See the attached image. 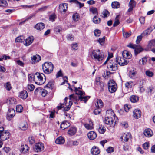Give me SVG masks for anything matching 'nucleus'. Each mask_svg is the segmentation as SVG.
Segmentation results:
<instances>
[{
    "instance_id": "1",
    "label": "nucleus",
    "mask_w": 155,
    "mask_h": 155,
    "mask_svg": "<svg viewBox=\"0 0 155 155\" xmlns=\"http://www.w3.org/2000/svg\"><path fill=\"white\" fill-rule=\"evenodd\" d=\"M91 55L92 59L96 61L101 62L104 58V54L99 49L93 50Z\"/></svg>"
},
{
    "instance_id": "2",
    "label": "nucleus",
    "mask_w": 155,
    "mask_h": 155,
    "mask_svg": "<svg viewBox=\"0 0 155 155\" xmlns=\"http://www.w3.org/2000/svg\"><path fill=\"white\" fill-rule=\"evenodd\" d=\"M44 72L47 74L51 73L53 71L54 66L51 62H45L42 65Z\"/></svg>"
},
{
    "instance_id": "3",
    "label": "nucleus",
    "mask_w": 155,
    "mask_h": 155,
    "mask_svg": "<svg viewBox=\"0 0 155 155\" xmlns=\"http://www.w3.org/2000/svg\"><path fill=\"white\" fill-rule=\"evenodd\" d=\"M44 76V74L37 72L35 74V82L38 85H41L43 84L45 81L43 79V76Z\"/></svg>"
},
{
    "instance_id": "4",
    "label": "nucleus",
    "mask_w": 155,
    "mask_h": 155,
    "mask_svg": "<svg viewBox=\"0 0 155 155\" xmlns=\"http://www.w3.org/2000/svg\"><path fill=\"white\" fill-rule=\"evenodd\" d=\"M89 98L90 97L88 96L82 97L78 96L77 97L74 94L71 95L69 96V99L72 101H73V102L76 104H78L77 101L78 100H80L81 101L83 100L85 103H86Z\"/></svg>"
},
{
    "instance_id": "5",
    "label": "nucleus",
    "mask_w": 155,
    "mask_h": 155,
    "mask_svg": "<svg viewBox=\"0 0 155 155\" xmlns=\"http://www.w3.org/2000/svg\"><path fill=\"white\" fill-rule=\"evenodd\" d=\"M117 88V86L115 81L113 80H110L108 83V88L111 93L114 92Z\"/></svg>"
},
{
    "instance_id": "6",
    "label": "nucleus",
    "mask_w": 155,
    "mask_h": 155,
    "mask_svg": "<svg viewBox=\"0 0 155 155\" xmlns=\"http://www.w3.org/2000/svg\"><path fill=\"white\" fill-rule=\"evenodd\" d=\"M118 63L116 60L114 62H113L111 61L107 64V67L109 68L110 70L113 71H115L117 70Z\"/></svg>"
},
{
    "instance_id": "7",
    "label": "nucleus",
    "mask_w": 155,
    "mask_h": 155,
    "mask_svg": "<svg viewBox=\"0 0 155 155\" xmlns=\"http://www.w3.org/2000/svg\"><path fill=\"white\" fill-rule=\"evenodd\" d=\"M104 122L105 124L107 125H110L111 127H114L115 124H113L114 120L113 119V117H110L109 116H107L105 117ZM116 122V121L114 122L115 123Z\"/></svg>"
},
{
    "instance_id": "8",
    "label": "nucleus",
    "mask_w": 155,
    "mask_h": 155,
    "mask_svg": "<svg viewBox=\"0 0 155 155\" xmlns=\"http://www.w3.org/2000/svg\"><path fill=\"white\" fill-rule=\"evenodd\" d=\"M43 144L41 143H36L34 147V150L37 152H39L44 150Z\"/></svg>"
},
{
    "instance_id": "9",
    "label": "nucleus",
    "mask_w": 155,
    "mask_h": 155,
    "mask_svg": "<svg viewBox=\"0 0 155 155\" xmlns=\"http://www.w3.org/2000/svg\"><path fill=\"white\" fill-rule=\"evenodd\" d=\"M116 60L118 64L121 66L126 65L128 63L127 61L125 60L124 58H121L120 57H117L116 58Z\"/></svg>"
},
{
    "instance_id": "10",
    "label": "nucleus",
    "mask_w": 155,
    "mask_h": 155,
    "mask_svg": "<svg viewBox=\"0 0 155 155\" xmlns=\"http://www.w3.org/2000/svg\"><path fill=\"white\" fill-rule=\"evenodd\" d=\"M4 130L3 128H0V138L3 140H5L8 138L9 137H4L6 136V135L8 136L9 135V133L7 131H2Z\"/></svg>"
},
{
    "instance_id": "11",
    "label": "nucleus",
    "mask_w": 155,
    "mask_h": 155,
    "mask_svg": "<svg viewBox=\"0 0 155 155\" xmlns=\"http://www.w3.org/2000/svg\"><path fill=\"white\" fill-rule=\"evenodd\" d=\"M133 116L135 118L138 119L141 117V112L139 109H135L133 111Z\"/></svg>"
},
{
    "instance_id": "12",
    "label": "nucleus",
    "mask_w": 155,
    "mask_h": 155,
    "mask_svg": "<svg viewBox=\"0 0 155 155\" xmlns=\"http://www.w3.org/2000/svg\"><path fill=\"white\" fill-rule=\"evenodd\" d=\"M155 46V39H152L150 41L146 48L144 50L146 51H150L152 47Z\"/></svg>"
},
{
    "instance_id": "13",
    "label": "nucleus",
    "mask_w": 155,
    "mask_h": 155,
    "mask_svg": "<svg viewBox=\"0 0 155 155\" xmlns=\"http://www.w3.org/2000/svg\"><path fill=\"white\" fill-rule=\"evenodd\" d=\"M34 40V38L32 36L28 37L25 39V45L26 46H29L33 42Z\"/></svg>"
},
{
    "instance_id": "14",
    "label": "nucleus",
    "mask_w": 155,
    "mask_h": 155,
    "mask_svg": "<svg viewBox=\"0 0 155 155\" xmlns=\"http://www.w3.org/2000/svg\"><path fill=\"white\" fill-rule=\"evenodd\" d=\"M153 30L152 27L151 26L148 28L147 29L144 31L141 34L143 37L147 36L151 33Z\"/></svg>"
},
{
    "instance_id": "15",
    "label": "nucleus",
    "mask_w": 155,
    "mask_h": 155,
    "mask_svg": "<svg viewBox=\"0 0 155 155\" xmlns=\"http://www.w3.org/2000/svg\"><path fill=\"white\" fill-rule=\"evenodd\" d=\"M100 150L98 147L96 146H94L91 150V152L93 155H97L100 153Z\"/></svg>"
},
{
    "instance_id": "16",
    "label": "nucleus",
    "mask_w": 155,
    "mask_h": 155,
    "mask_svg": "<svg viewBox=\"0 0 155 155\" xmlns=\"http://www.w3.org/2000/svg\"><path fill=\"white\" fill-rule=\"evenodd\" d=\"M131 134L129 133H127V134L123 133L122 135L121 136L120 139L122 141L124 140L125 142L128 141L129 138H130Z\"/></svg>"
},
{
    "instance_id": "17",
    "label": "nucleus",
    "mask_w": 155,
    "mask_h": 155,
    "mask_svg": "<svg viewBox=\"0 0 155 155\" xmlns=\"http://www.w3.org/2000/svg\"><path fill=\"white\" fill-rule=\"evenodd\" d=\"M68 5L66 3L61 4L59 6V11L61 12H65L68 8Z\"/></svg>"
},
{
    "instance_id": "18",
    "label": "nucleus",
    "mask_w": 155,
    "mask_h": 155,
    "mask_svg": "<svg viewBox=\"0 0 155 155\" xmlns=\"http://www.w3.org/2000/svg\"><path fill=\"white\" fill-rule=\"evenodd\" d=\"M41 59V57L39 55H34L31 57L32 63L33 64H35L38 62Z\"/></svg>"
},
{
    "instance_id": "19",
    "label": "nucleus",
    "mask_w": 155,
    "mask_h": 155,
    "mask_svg": "<svg viewBox=\"0 0 155 155\" xmlns=\"http://www.w3.org/2000/svg\"><path fill=\"white\" fill-rule=\"evenodd\" d=\"M29 149V147L27 145H22L21 146L20 150L23 153H27L28 152Z\"/></svg>"
},
{
    "instance_id": "20",
    "label": "nucleus",
    "mask_w": 155,
    "mask_h": 155,
    "mask_svg": "<svg viewBox=\"0 0 155 155\" xmlns=\"http://www.w3.org/2000/svg\"><path fill=\"white\" fill-rule=\"evenodd\" d=\"M28 94L27 91L24 90L19 93L18 97L21 99H25L28 97Z\"/></svg>"
},
{
    "instance_id": "21",
    "label": "nucleus",
    "mask_w": 155,
    "mask_h": 155,
    "mask_svg": "<svg viewBox=\"0 0 155 155\" xmlns=\"http://www.w3.org/2000/svg\"><path fill=\"white\" fill-rule=\"evenodd\" d=\"M87 136L89 139L93 140L96 137L97 134L95 132L91 131L88 133Z\"/></svg>"
},
{
    "instance_id": "22",
    "label": "nucleus",
    "mask_w": 155,
    "mask_h": 155,
    "mask_svg": "<svg viewBox=\"0 0 155 155\" xmlns=\"http://www.w3.org/2000/svg\"><path fill=\"white\" fill-rule=\"evenodd\" d=\"M137 73L135 69H131L129 72V76L131 78L134 79L136 76Z\"/></svg>"
},
{
    "instance_id": "23",
    "label": "nucleus",
    "mask_w": 155,
    "mask_h": 155,
    "mask_svg": "<svg viewBox=\"0 0 155 155\" xmlns=\"http://www.w3.org/2000/svg\"><path fill=\"white\" fill-rule=\"evenodd\" d=\"M144 134L146 137H150L153 135V133L150 129H147L145 130L144 132Z\"/></svg>"
},
{
    "instance_id": "24",
    "label": "nucleus",
    "mask_w": 155,
    "mask_h": 155,
    "mask_svg": "<svg viewBox=\"0 0 155 155\" xmlns=\"http://www.w3.org/2000/svg\"><path fill=\"white\" fill-rule=\"evenodd\" d=\"M144 49L140 46L137 45L134 49V54L135 55L142 52Z\"/></svg>"
},
{
    "instance_id": "25",
    "label": "nucleus",
    "mask_w": 155,
    "mask_h": 155,
    "mask_svg": "<svg viewBox=\"0 0 155 155\" xmlns=\"http://www.w3.org/2000/svg\"><path fill=\"white\" fill-rule=\"evenodd\" d=\"M65 142V140L64 138L61 136L58 137L55 140V142L56 143L59 144H63Z\"/></svg>"
},
{
    "instance_id": "26",
    "label": "nucleus",
    "mask_w": 155,
    "mask_h": 155,
    "mask_svg": "<svg viewBox=\"0 0 155 155\" xmlns=\"http://www.w3.org/2000/svg\"><path fill=\"white\" fill-rule=\"evenodd\" d=\"M15 115V111L13 108L9 109L7 113V115L8 117H13Z\"/></svg>"
},
{
    "instance_id": "27",
    "label": "nucleus",
    "mask_w": 155,
    "mask_h": 155,
    "mask_svg": "<svg viewBox=\"0 0 155 155\" xmlns=\"http://www.w3.org/2000/svg\"><path fill=\"white\" fill-rule=\"evenodd\" d=\"M45 25L43 23H39L37 24L35 26V28L37 30H41L44 28Z\"/></svg>"
},
{
    "instance_id": "28",
    "label": "nucleus",
    "mask_w": 155,
    "mask_h": 155,
    "mask_svg": "<svg viewBox=\"0 0 155 155\" xmlns=\"http://www.w3.org/2000/svg\"><path fill=\"white\" fill-rule=\"evenodd\" d=\"M19 128L23 130H26L28 128V124L26 122L21 123L19 125Z\"/></svg>"
},
{
    "instance_id": "29",
    "label": "nucleus",
    "mask_w": 155,
    "mask_h": 155,
    "mask_svg": "<svg viewBox=\"0 0 155 155\" xmlns=\"http://www.w3.org/2000/svg\"><path fill=\"white\" fill-rule=\"evenodd\" d=\"M106 114L110 117H113L114 119H117L116 117H115V114L114 113L113 110L111 109H109L107 110L106 111Z\"/></svg>"
},
{
    "instance_id": "30",
    "label": "nucleus",
    "mask_w": 155,
    "mask_h": 155,
    "mask_svg": "<svg viewBox=\"0 0 155 155\" xmlns=\"http://www.w3.org/2000/svg\"><path fill=\"white\" fill-rule=\"evenodd\" d=\"M70 126L69 124L67 121H63L61 124L60 127L63 129L67 128Z\"/></svg>"
},
{
    "instance_id": "31",
    "label": "nucleus",
    "mask_w": 155,
    "mask_h": 155,
    "mask_svg": "<svg viewBox=\"0 0 155 155\" xmlns=\"http://www.w3.org/2000/svg\"><path fill=\"white\" fill-rule=\"evenodd\" d=\"M7 103L10 104H15L17 101L16 99L13 97H9L7 100Z\"/></svg>"
},
{
    "instance_id": "32",
    "label": "nucleus",
    "mask_w": 155,
    "mask_h": 155,
    "mask_svg": "<svg viewBox=\"0 0 155 155\" xmlns=\"http://www.w3.org/2000/svg\"><path fill=\"white\" fill-rule=\"evenodd\" d=\"M76 128L75 127H72L68 131V133L70 136L73 135L76 133Z\"/></svg>"
},
{
    "instance_id": "33",
    "label": "nucleus",
    "mask_w": 155,
    "mask_h": 155,
    "mask_svg": "<svg viewBox=\"0 0 155 155\" xmlns=\"http://www.w3.org/2000/svg\"><path fill=\"white\" fill-rule=\"evenodd\" d=\"M122 55L124 58L126 59H130L131 57L130 53L127 51H125L123 52Z\"/></svg>"
},
{
    "instance_id": "34",
    "label": "nucleus",
    "mask_w": 155,
    "mask_h": 155,
    "mask_svg": "<svg viewBox=\"0 0 155 155\" xmlns=\"http://www.w3.org/2000/svg\"><path fill=\"white\" fill-rule=\"evenodd\" d=\"M84 126L86 129L87 130H91L92 129L93 127V124L92 122L91 121H89V124H84Z\"/></svg>"
},
{
    "instance_id": "35",
    "label": "nucleus",
    "mask_w": 155,
    "mask_h": 155,
    "mask_svg": "<svg viewBox=\"0 0 155 155\" xmlns=\"http://www.w3.org/2000/svg\"><path fill=\"white\" fill-rule=\"evenodd\" d=\"M130 101L133 103L137 102L139 100V97L137 96L132 95L130 97Z\"/></svg>"
},
{
    "instance_id": "36",
    "label": "nucleus",
    "mask_w": 155,
    "mask_h": 155,
    "mask_svg": "<svg viewBox=\"0 0 155 155\" xmlns=\"http://www.w3.org/2000/svg\"><path fill=\"white\" fill-rule=\"evenodd\" d=\"M103 106V104L101 100L99 99L97 101L96 104V107L101 108Z\"/></svg>"
},
{
    "instance_id": "37",
    "label": "nucleus",
    "mask_w": 155,
    "mask_h": 155,
    "mask_svg": "<svg viewBox=\"0 0 155 155\" xmlns=\"http://www.w3.org/2000/svg\"><path fill=\"white\" fill-rule=\"evenodd\" d=\"M72 18L73 21L76 22L78 21L80 19V16L79 14L77 13H75L72 15Z\"/></svg>"
},
{
    "instance_id": "38",
    "label": "nucleus",
    "mask_w": 155,
    "mask_h": 155,
    "mask_svg": "<svg viewBox=\"0 0 155 155\" xmlns=\"http://www.w3.org/2000/svg\"><path fill=\"white\" fill-rule=\"evenodd\" d=\"M111 6L114 8H118L120 7V4L117 2H114L112 3Z\"/></svg>"
},
{
    "instance_id": "39",
    "label": "nucleus",
    "mask_w": 155,
    "mask_h": 155,
    "mask_svg": "<svg viewBox=\"0 0 155 155\" xmlns=\"http://www.w3.org/2000/svg\"><path fill=\"white\" fill-rule=\"evenodd\" d=\"M69 100L70 101H69V105L64 107V110L65 111H68L70 109L71 106L72 104V102H73V101H72L70 99Z\"/></svg>"
},
{
    "instance_id": "40",
    "label": "nucleus",
    "mask_w": 155,
    "mask_h": 155,
    "mask_svg": "<svg viewBox=\"0 0 155 155\" xmlns=\"http://www.w3.org/2000/svg\"><path fill=\"white\" fill-rule=\"evenodd\" d=\"M69 2H70L74 3L77 4H78L79 5L80 8H81L84 6V4L81 3L77 0H69Z\"/></svg>"
},
{
    "instance_id": "41",
    "label": "nucleus",
    "mask_w": 155,
    "mask_h": 155,
    "mask_svg": "<svg viewBox=\"0 0 155 155\" xmlns=\"http://www.w3.org/2000/svg\"><path fill=\"white\" fill-rule=\"evenodd\" d=\"M24 40L23 36H20L16 38L15 39V41L17 42H22Z\"/></svg>"
},
{
    "instance_id": "42",
    "label": "nucleus",
    "mask_w": 155,
    "mask_h": 155,
    "mask_svg": "<svg viewBox=\"0 0 155 155\" xmlns=\"http://www.w3.org/2000/svg\"><path fill=\"white\" fill-rule=\"evenodd\" d=\"M7 5V3L5 0H0V7H5Z\"/></svg>"
},
{
    "instance_id": "43",
    "label": "nucleus",
    "mask_w": 155,
    "mask_h": 155,
    "mask_svg": "<svg viewBox=\"0 0 155 155\" xmlns=\"http://www.w3.org/2000/svg\"><path fill=\"white\" fill-rule=\"evenodd\" d=\"M145 74L147 76L150 77H153L154 75L153 73L149 70L145 71Z\"/></svg>"
},
{
    "instance_id": "44",
    "label": "nucleus",
    "mask_w": 155,
    "mask_h": 155,
    "mask_svg": "<svg viewBox=\"0 0 155 155\" xmlns=\"http://www.w3.org/2000/svg\"><path fill=\"white\" fill-rule=\"evenodd\" d=\"M93 21L95 24H98L101 21V19L100 18L97 17L95 16L93 18Z\"/></svg>"
},
{
    "instance_id": "45",
    "label": "nucleus",
    "mask_w": 155,
    "mask_h": 155,
    "mask_svg": "<svg viewBox=\"0 0 155 155\" xmlns=\"http://www.w3.org/2000/svg\"><path fill=\"white\" fill-rule=\"evenodd\" d=\"M105 130V127L102 126H100L98 129V132L101 134L104 133Z\"/></svg>"
},
{
    "instance_id": "46",
    "label": "nucleus",
    "mask_w": 155,
    "mask_h": 155,
    "mask_svg": "<svg viewBox=\"0 0 155 155\" xmlns=\"http://www.w3.org/2000/svg\"><path fill=\"white\" fill-rule=\"evenodd\" d=\"M4 87L7 90L10 91L12 89L11 84L9 82H7L4 84Z\"/></svg>"
},
{
    "instance_id": "47",
    "label": "nucleus",
    "mask_w": 155,
    "mask_h": 155,
    "mask_svg": "<svg viewBox=\"0 0 155 155\" xmlns=\"http://www.w3.org/2000/svg\"><path fill=\"white\" fill-rule=\"evenodd\" d=\"M16 108V111L19 113L22 112L23 110V107L21 105H17Z\"/></svg>"
},
{
    "instance_id": "48",
    "label": "nucleus",
    "mask_w": 155,
    "mask_h": 155,
    "mask_svg": "<svg viewBox=\"0 0 155 155\" xmlns=\"http://www.w3.org/2000/svg\"><path fill=\"white\" fill-rule=\"evenodd\" d=\"M75 89L76 94L80 95L79 96H82L84 94L81 91L78 90L77 88L75 87Z\"/></svg>"
},
{
    "instance_id": "49",
    "label": "nucleus",
    "mask_w": 155,
    "mask_h": 155,
    "mask_svg": "<svg viewBox=\"0 0 155 155\" xmlns=\"http://www.w3.org/2000/svg\"><path fill=\"white\" fill-rule=\"evenodd\" d=\"M28 80L31 82L33 81L35 82V74H30L28 76Z\"/></svg>"
},
{
    "instance_id": "50",
    "label": "nucleus",
    "mask_w": 155,
    "mask_h": 155,
    "mask_svg": "<svg viewBox=\"0 0 155 155\" xmlns=\"http://www.w3.org/2000/svg\"><path fill=\"white\" fill-rule=\"evenodd\" d=\"M128 6L129 7H131L133 8L135 7L136 6V2L134 0H130Z\"/></svg>"
},
{
    "instance_id": "51",
    "label": "nucleus",
    "mask_w": 155,
    "mask_h": 155,
    "mask_svg": "<svg viewBox=\"0 0 155 155\" xmlns=\"http://www.w3.org/2000/svg\"><path fill=\"white\" fill-rule=\"evenodd\" d=\"M147 61V59L146 57H144L142 58V61L139 60V63L141 65H144L146 64Z\"/></svg>"
},
{
    "instance_id": "52",
    "label": "nucleus",
    "mask_w": 155,
    "mask_h": 155,
    "mask_svg": "<svg viewBox=\"0 0 155 155\" xmlns=\"http://www.w3.org/2000/svg\"><path fill=\"white\" fill-rule=\"evenodd\" d=\"M68 98L67 97H66L64 99L65 101L63 104H61V105L59 106H57L58 109L59 110L61 109L62 108H63L64 107V105H65L66 103V101L67 100Z\"/></svg>"
},
{
    "instance_id": "53",
    "label": "nucleus",
    "mask_w": 155,
    "mask_h": 155,
    "mask_svg": "<svg viewBox=\"0 0 155 155\" xmlns=\"http://www.w3.org/2000/svg\"><path fill=\"white\" fill-rule=\"evenodd\" d=\"M27 88L29 91H31L34 90L35 86L31 84H29L27 85Z\"/></svg>"
},
{
    "instance_id": "54",
    "label": "nucleus",
    "mask_w": 155,
    "mask_h": 155,
    "mask_svg": "<svg viewBox=\"0 0 155 155\" xmlns=\"http://www.w3.org/2000/svg\"><path fill=\"white\" fill-rule=\"evenodd\" d=\"M56 18V15L55 14H54L51 15L49 16V20L52 22L54 21Z\"/></svg>"
},
{
    "instance_id": "55",
    "label": "nucleus",
    "mask_w": 155,
    "mask_h": 155,
    "mask_svg": "<svg viewBox=\"0 0 155 155\" xmlns=\"http://www.w3.org/2000/svg\"><path fill=\"white\" fill-rule=\"evenodd\" d=\"M90 11L94 14L97 15V8L92 7L90 9Z\"/></svg>"
},
{
    "instance_id": "56",
    "label": "nucleus",
    "mask_w": 155,
    "mask_h": 155,
    "mask_svg": "<svg viewBox=\"0 0 155 155\" xmlns=\"http://www.w3.org/2000/svg\"><path fill=\"white\" fill-rule=\"evenodd\" d=\"M54 83L51 81L49 82L47 84V87L49 88L52 89L54 87Z\"/></svg>"
},
{
    "instance_id": "57",
    "label": "nucleus",
    "mask_w": 155,
    "mask_h": 155,
    "mask_svg": "<svg viewBox=\"0 0 155 155\" xmlns=\"http://www.w3.org/2000/svg\"><path fill=\"white\" fill-rule=\"evenodd\" d=\"M123 34L124 37L127 38L131 35V32L130 31L129 32H125L123 31Z\"/></svg>"
},
{
    "instance_id": "58",
    "label": "nucleus",
    "mask_w": 155,
    "mask_h": 155,
    "mask_svg": "<svg viewBox=\"0 0 155 155\" xmlns=\"http://www.w3.org/2000/svg\"><path fill=\"white\" fill-rule=\"evenodd\" d=\"M131 108V106L130 105L128 104H125L124 107V110L126 112H128Z\"/></svg>"
},
{
    "instance_id": "59",
    "label": "nucleus",
    "mask_w": 155,
    "mask_h": 155,
    "mask_svg": "<svg viewBox=\"0 0 155 155\" xmlns=\"http://www.w3.org/2000/svg\"><path fill=\"white\" fill-rule=\"evenodd\" d=\"M101 110L100 108L96 107V108L94 110V113L95 115L99 114Z\"/></svg>"
},
{
    "instance_id": "60",
    "label": "nucleus",
    "mask_w": 155,
    "mask_h": 155,
    "mask_svg": "<svg viewBox=\"0 0 155 155\" xmlns=\"http://www.w3.org/2000/svg\"><path fill=\"white\" fill-rule=\"evenodd\" d=\"M105 37L104 36L102 38H99L98 42L100 43L101 45H103L105 41Z\"/></svg>"
},
{
    "instance_id": "61",
    "label": "nucleus",
    "mask_w": 155,
    "mask_h": 155,
    "mask_svg": "<svg viewBox=\"0 0 155 155\" xmlns=\"http://www.w3.org/2000/svg\"><path fill=\"white\" fill-rule=\"evenodd\" d=\"M114 148L111 147H109L106 150V151L108 153H111L114 152Z\"/></svg>"
},
{
    "instance_id": "62",
    "label": "nucleus",
    "mask_w": 155,
    "mask_h": 155,
    "mask_svg": "<svg viewBox=\"0 0 155 155\" xmlns=\"http://www.w3.org/2000/svg\"><path fill=\"white\" fill-rule=\"evenodd\" d=\"M143 37V36L141 35L137 37L136 41V42L137 44H139L140 43V42L142 40Z\"/></svg>"
},
{
    "instance_id": "63",
    "label": "nucleus",
    "mask_w": 155,
    "mask_h": 155,
    "mask_svg": "<svg viewBox=\"0 0 155 155\" xmlns=\"http://www.w3.org/2000/svg\"><path fill=\"white\" fill-rule=\"evenodd\" d=\"M101 33V31L98 29H96L94 31V34L96 37H99L100 36Z\"/></svg>"
},
{
    "instance_id": "64",
    "label": "nucleus",
    "mask_w": 155,
    "mask_h": 155,
    "mask_svg": "<svg viewBox=\"0 0 155 155\" xmlns=\"http://www.w3.org/2000/svg\"><path fill=\"white\" fill-rule=\"evenodd\" d=\"M28 140L30 143L31 144H33L35 142L34 138L33 137H29L28 139Z\"/></svg>"
}]
</instances>
